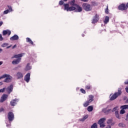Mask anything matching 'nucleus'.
<instances>
[{
    "instance_id": "46",
    "label": "nucleus",
    "mask_w": 128,
    "mask_h": 128,
    "mask_svg": "<svg viewBox=\"0 0 128 128\" xmlns=\"http://www.w3.org/2000/svg\"><path fill=\"white\" fill-rule=\"evenodd\" d=\"M16 48V44L14 45V46H12V49Z\"/></svg>"
},
{
    "instance_id": "49",
    "label": "nucleus",
    "mask_w": 128,
    "mask_h": 128,
    "mask_svg": "<svg viewBox=\"0 0 128 128\" xmlns=\"http://www.w3.org/2000/svg\"><path fill=\"white\" fill-rule=\"evenodd\" d=\"M106 128H112V126H110L108 125V126Z\"/></svg>"
},
{
    "instance_id": "28",
    "label": "nucleus",
    "mask_w": 128,
    "mask_h": 128,
    "mask_svg": "<svg viewBox=\"0 0 128 128\" xmlns=\"http://www.w3.org/2000/svg\"><path fill=\"white\" fill-rule=\"evenodd\" d=\"M8 46V44L4 43L3 44H2L1 45V46H2V48H6V46Z\"/></svg>"
},
{
    "instance_id": "35",
    "label": "nucleus",
    "mask_w": 128,
    "mask_h": 128,
    "mask_svg": "<svg viewBox=\"0 0 128 128\" xmlns=\"http://www.w3.org/2000/svg\"><path fill=\"white\" fill-rule=\"evenodd\" d=\"M88 104H90V103L88 102H86L84 104V106L85 107L88 106Z\"/></svg>"
},
{
    "instance_id": "5",
    "label": "nucleus",
    "mask_w": 128,
    "mask_h": 128,
    "mask_svg": "<svg viewBox=\"0 0 128 128\" xmlns=\"http://www.w3.org/2000/svg\"><path fill=\"white\" fill-rule=\"evenodd\" d=\"M120 10H126V5L124 4H122L118 7Z\"/></svg>"
},
{
    "instance_id": "39",
    "label": "nucleus",
    "mask_w": 128,
    "mask_h": 128,
    "mask_svg": "<svg viewBox=\"0 0 128 128\" xmlns=\"http://www.w3.org/2000/svg\"><path fill=\"white\" fill-rule=\"evenodd\" d=\"M4 40V38H2V34H0V41L2 42Z\"/></svg>"
},
{
    "instance_id": "23",
    "label": "nucleus",
    "mask_w": 128,
    "mask_h": 128,
    "mask_svg": "<svg viewBox=\"0 0 128 128\" xmlns=\"http://www.w3.org/2000/svg\"><path fill=\"white\" fill-rule=\"evenodd\" d=\"M26 42H30V44H34V42L30 40V38H26Z\"/></svg>"
},
{
    "instance_id": "36",
    "label": "nucleus",
    "mask_w": 128,
    "mask_h": 128,
    "mask_svg": "<svg viewBox=\"0 0 128 128\" xmlns=\"http://www.w3.org/2000/svg\"><path fill=\"white\" fill-rule=\"evenodd\" d=\"M118 106L114 108L112 110V112H116V110H118Z\"/></svg>"
},
{
    "instance_id": "4",
    "label": "nucleus",
    "mask_w": 128,
    "mask_h": 128,
    "mask_svg": "<svg viewBox=\"0 0 128 128\" xmlns=\"http://www.w3.org/2000/svg\"><path fill=\"white\" fill-rule=\"evenodd\" d=\"M82 8L84 10H86V12H90V10H92V6H90V4H88L86 3L83 4Z\"/></svg>"
},
{
    "instance_id": "33",
    "label": "nucleus",
    "mask_w": 128,
    "mask_h": 128,
    "mask_svg": "<svg viewBox=\"0 0 128 128\" xmlns=\"http://www.w3.org/2000/svg\"><path fill=\"white\" fill-rule=\"evenodd\" d=\"M112 119H108L107 121V124H112Z\"/></svg>"
},
{
    "instance_id": "22",
    "label": "nucleus",
    "mask_w": 128,
    "mask_h": 128,
    "mask_svg": "<svg viewBox=\"0 0 128 128\" xmlns=\"http://www.w3.org/2000/svg\"><path fill=\"white\" fill-rule=\"evenodd\" d=\"M118 126L120 128H126V124L123 122L120 123Z\"/></svg>"
},
{
    "instance_id": "24",
    "label": "nucleus",
    "mask_w": 128,
    "mask_h": 128,
    "mask_svg": "<svg viewBox=\"0 0 128 128\" xmlns=\"http://www.w3.org/2000/svg\"><path fill=\"white\" fill-rule=\"evenodd\" d=\"M109 20H110V18H108V16H106L105 18V20H104V22L106 24H108Z\"/></svg>"
},
{
    "instance_id": "17",
    "label": "nucleus",
    "mask_w": 128,
    "mask_h": 128,
    "mask_svg": "<svg viewBox=\"0 0 128 128\" xmlns=\"http://www.w3.org/2000/svg\"><path fill=\"white\" fill-rule=\"evenodd\" d=\"M106 120V118H100L98 121V124H104V121Z\"/></svg>"
},
{
    "instance_id": "31",
    "label": "nucleus",
    "mask_w": 128,
    "mask_h": 128,
    "mask_svg": "<svg viewBox=\"0 0 128 128\" xmlns=\"http://www.w3.org/2000/svg\"><path fill=\"white\" fill-rule=\"evenodd\" d=\"M98 124H100V128H104L106 126V124H104V123Z\"/></svg>"
},
{
    "instance_id": "54",
    "label": "nucleus",
    "mask_w": 128,
    "mask_h": 128,
    "mask_svg": "<svg viewBox=\"0 0 128 128\" xmlns=\"http://www.w3.org/2000/svg\"><path fill=\"white\" fill-rule=\"evenodd\" d=\"M12 48V45H10V46H7L6 47V48L8 49V48Z\"/></svg>"
},
{
    "instance_id": "58",
    "label": "nucleus",
    "mask_w": 128,
    "mask_h": 128,
    "mask_svg": "<svg viewBox=\"0 0 128 128\" xmlns=\"http://www.w3.org/2000/svg\"><path fill=\"white\" fill-rule=\"evenodd\" d=\"M2 82H0V86H2Z\"/></svg>"
},
{
    "instance_id": "11",
    "label": "nucleus",
    "mask_w": 128,
    "mask_h": 128,
    "mask_svg": "<svg viewBox=\"0 0 128 128\" xmlns=\"http://www.w3.org/2000/svg\"><path fill=\"white\" fill-rule=\"evenodd\" d=\"M22 60V58H18L16 60H14L12 62V64H18L20 61Z\"/></svg>"
},
{
    "instance_id": "14",
    "label": "nucleus",
    "mask_w": 128,
    "mask_h": 128,
    "mask_svg": "<svg viewBox=\"0 0 128 128\" xmlns=\"http://www.w3.org/2000/svg\"><path fill=\"white\" fill-rule=\"evenodd\" d=\"M10 40H18V36L16 34L14 35L10 38Z\"/></svg>"
},
{
    "instance_id": "18",
    "label": "nucleus",
    "mask_w": 128,
    "mask_h": 128,
    "mask_svg": "<svg viewBox=\"0 0 128 128\" xmlns=\"http://www.w3.org/2000/svg\"><path fill=\"white\" fill-rule=\"evenodd\" d=\"M16 100H12L10 102V106H16Z\"/></svg>"
},
{
    "instance_id": "8",
    "label": "nucleus",
    "mask_w": 128,
    "mask_h": 128,
    "mask_svg": "<svg viewBox=\"0 0 128 128\" xmlns=\"http://www.w3.org/2000/svg\"><path fill=\"white\" fill-rule=\"evenodd\" d=\"M8 96L7 94H3L0 99V102H4V100H6V98H8Z\"/></svg>"
},
{
    "instance_id": "9",
    "label": "nucleus",
    "mask_w": 128,
    "mask_h": 128,
    "mask_svg": "<svg viewBox=\"0 0 128 128\" xmlns=\"http://www.w3.org/2000/svg\"><path fill=\"white\" fill-rule=\"evenodd\" d=\"M30 80V73H28L24 76V80H26V82H28Z\"/></svg>"
},
{
    "instance_id": "10",
    "label": "nucleus",
    "mask_w": 128,
    "mask_h": 128,
    "mask_svg": "<svg viewBox=\"0 0 128 128\" xmlns=\"http://www.w3.org/2000/svg\"><path fill=\"white\" fill-rule=\"evenodd\" d=\"M24 54V53H22L20 54H18L14 55L12 58H22V56Z\"/></svg>"
},
{
    "instance_id": "38",
    "label": "nucleus",
    "mask_w": 128,
    "mask_h": 128,
    "mask_svg": "<svg viewBox=\"0 0 128 128\" xmlns=\"http://www.w3.org/2000/svg\"><path fill=\"white\" fill-rule=\"evenodd\" d=\"M6 90V88H3L2 89L0 90V92H4Z\"/></svg>"
},
{
    "instance_id": "6",
    "label": "nucleus",
    "mask_w": 128,
    "mask_h": 128,
    "mask_svg": "<svg viewBox=\"0 0 128 128\" xmlns=\"http://www.w3.org/2000/svg\"><path fill=\"white\" fill-rule=\"evenodd\" d=\"M14 113L12 112H9L8 114V118L10 122H12L14 120Z\"/></svg>"
},
{
    "instance_id": "26",
    "label": "nucleus",
    "mask_w": 128,
    "mask_h": 128,
    "mask_svg": "<svg viewBox=\"0 0 128 128\" xmlns=\"http://www.w3.org/2000/svg\"><path fill=\"white\" fill-rule=\"evenodd\" d=\"M94 110V107L92 106H89L88 108V112H92V110Z\"/></svg>"
},
{
    "instance_id": "3",
    "label": "nucleus",
    "mask_w": 128,
    "mask_h": 128,
    "mask_svg": "<svg viewBox=\"0 0 128 128\" xmlns=\"http://www.w3.org/2000/svg\"><path fill=\"white\" fill-rule=\"evenodd\" d=\"M64 10H66L67 12H72L76 10V7L74 6L70 7V5L68 4H64Z\"/></svg>"
},
{
    "instance_id": "20",
    "label": "nucleus",
    "mask_w": 128,
    "mask_h": 128,
    "mask_svg": "<svg viewBox=\"0 0 128 128\" xmlns=\"http://www.w3.org/2000/svg\"><path fill=\"white\" fill-rule=\"evenodd\" d=\"M74 2H76V0H72V1L70 2V6H74V7H76V6H78V4H74Z\"/></svg>"
},
{
    "instance_id": "25",
    "label": "nucleus",
    "mask_w": 128,
    "mask_h": 128,
    "mask_svg": "<svg viewBox=\"0 0 128 128\" xmlns=\"http://www.w3.org/2000/svg\"><path fill=\"white\" fill-rule=\"evenodd\" d=\"M120 108H122V110H126V108L128 110V105H124L120 106Z\"/></svg>"
},
{
    "instance_id": "27",
    "label": "nucleus",
    "mask_w": 128,
    "mask_h": 128,
    "mask_svg": "<svg viewBox=\"0 0 128 128\" xmlns=\"http://www.w3.org/2000/svg\"><path fill=\"white\" fill-rule=\"evenodd\" d=\"M115 115L117 118H118V120H120V114H118V111H116Z\"/></svg>"
},
{
    "instance_id": "48",
    "label": "nucleus",
    "mask_w": 128,
    "mask_h": 128,
    "mask_svg": "<svg viewBox=\"0 0 128 128\" xmlns=\"http://www.w3.org/2000/svg\"><path fill=\"white\" fill-rule=\"evenodd\" d=\"M125 90H126V92L128 93V88H126Z\"/></svg>"
},
{
    "instance_id": "50",
    "label": "nucleus",
    "mask_w": 128,
    "mask_h": 128,
    "mask_svg": "<svg viewBox=\"0 0 128 128\" xmlns=\"http://www.w3.org/2000/svg\"><path fill=\"white\" fill-rule=\"evenodd\" d=\"M2 78H4V75H2V76H1L0 77V80H2Z\"/></svg>"
},
{
    "instance_id": "7",
    "label": "nucleus",
    "mask_w": 128,
    "mask_h": 128,
    "mask_svg": "<svg viewBox=\"0 0 128 128\" xmlns=\"http://www.w3.org/2000/svg\"><path fill=\"white\" fill-rule=\"evenodd\" d=\"M13 88H14V86H12V84L10 85L6 89V90L8 94H10L12 92Z\"/></svg>"
},
{
    "instance_id": "53",
    "label": "nucleus",
    "mask_w": 128,
    "mask_h": 128,
    "mask_svg": "<svg viewBox=\"0 0 128 128\" xmlns=\"http://www.w3.org/2000/svg\"><path fill=\"white\" fill-rule=\"evenodd\" d=\"M126 9L128 10V2L126 4Z\"/></svg>"
},
{
    "instance_id": "34",
    "label": "nucleus",
    "mask_w": 128,
    "mask_h": 128,
    "mask_svg": "<svg viewBox=\"0 0 128 128\" xmlns=\"http://www.w3.org/2000/svg\"><path fill=\"white\" fill-rule=\"evenodd\" d=\"M8 8H9V10H9V12H12V6H8Z\"/></svg>"
},
{
    "instance_id": "57",
    "label": "nucleus",
    "mask_w": 128,
    "mask_h": 128,
    "mask_svg": "<svg viewBox=\"0 0 128 128\" xmlns=\"http://www.w3.org/2000/svg\"><path fill=\"white\" fill-rule=\"evenodd\" d=\"M2 52V49L0 48V52Z\"/></svg>"
},
{
    "instance_id": "29",
    "label": "nucleus",
    "mask_w": 128,
    "mask_h": 128,
    "mask_svg": "<svg viewBox=\"0 0 128 128\" xmlns=\"http://www.w3.org/2000/svg\"><path fill=\"white\" fill-rule=\"evenodd\" d=\"M91 128H98V125L96 124V123L94 124L92 126Z\"/></svg>"
},
{
    "instance_id": "55",
    "label": "nucleus",
    "mask_w": 128,
    "mask_h": 128,
    "mask_svg": "<svg viewBox=\"0 0 128 128\" xmlns=\"http://www.w3.org/2000/svg\"><path fill=\"white\" fill-rule=\"evenodd\" d=\"M3 62L2 61L0 62V66H2V64Z\"/></svg>"
},
{
    "instance_id": "19",
    "label": "nucleus",
    "mask_w": 128,
    "mask_h": 128,
    "mask_svg": "<svg viewBox=\"0 0 128 128\" xmlns=\"http://www.w3.org/2000/svg\"><path fill=\"white\" fill-rule=\"evenodd\" d=\"M89 98H90V99L87 102H88L89 104H90V102H92L94 100V96L90 95L89 96Z\"/></svg>"
},
{
    "instance_id": "1",
    "label": "nucleus",
    "mask_w": 128,
    "mask_h": 128,
    "mask_svg": "<svg viewBox=\"0 0 128 128\" xmlns=\"http://www.w3.org/2000/svg\"><path fill=\"white\" fill-rule=\"evenodd\" d=\"M122 94V88H119L118 89V92L114 93L113 96L110 98V100H114L118 96H120Z\"/></svg>"
},
{
    "instance_id": "15",
    "label": "nucleus",
    "mask_w": 128,
    "mask_h": 128,
    "mask_svg": "<svg viewBox=\"0 0 128 128\" xmlns=\"http://www.w3.org/2000/svg\"><path fill=\"white\" fill-rule=\"evenodd\" d=\"M16 76L18 78H22L24 77V75L22 74V73L20 72H18L16 74Z\"/></svg>"
},
{
    "instance_id": "30",
    "label": "nucleus",
    "mask_w": 128,
    "mask_h": 128,
    "mask_svg": "<svg viewBox=\"0 0 128 128\" xmlns=\"http://www.w3.org/2000/svg\"><path fill=\"white\" fill-rule=\"evenodd\" d=\"M30 68H32L30 67V65L28 64L26 68V70H30Z\"/></svg>"
},
{
    "instance_id": "21",
    "label": "nucleus",
    "mask_w": 128,
    "mask_h": 128,
    "mask_svg": "<svg viewBox=\"0 0 128 128\" xmlns=\"http://www.w3.org/2000/svg\"><path fill=\"white\" fill-rule=\"evenodd\" d=\"M88 118V115H86L82 118L80 119L81 122H84Z\"/></svg>"
},
{
    "instance_id": "13",
    "label": "nucleus",
    "mask_w": 128,
    "mask_h": 128,
    "mask_svg": "<svg viewBox=\"0 0 128 128\" xmlns=\"http://www.w3.org/2000/svg\"><path fill=\"white\" fill-rule=\"evenodd\" d=\"M12 32L10 30H3V36H6L8 34V36H10Z\"/></svg>"
},
{
    "instance_id": "37",
    "label": "nucleus",
    "mask_w": 128,
    "mask_h": 128,
    "mask_svg": "<svg viewBox=\"0 0 128 128\" xmlns=\"http://www.w3.org/2000/svg\"><path fill=\"white\" fill-rule=\"evenodd\" d=\"M8 12H9V10H4V14H8Z\"/></svg>"
},
{
    "instance_id": "43",
    "label": "nucleus",
    "mask_w": 128,
    "mask_h": 128,
    "mask_svg": "<svg viewBox=\"0 0 128 128\" xmlns=\"http://www.w3.org/2000/svg\"><path fill=\"white\" fill-rule=\"evenodd\" d=\"M59 4H60V5H62V4H64V1H60V2H59Z\"/></svg>"
},
{
    "instance_id": "59",
    "label": "nucleus",
    "mask_w": 128,
    "mask_h": 128,
    "mask_svg": "<svg viewBox=\"0 0 128 128\" xmlns=\"http://www.w3.org/2000/svg\"><path fill=\"white\" fill-rule=\"evenodd\" d=\"M114 123H112L111 126H114Z\"/></svg>"
},
{
    "instance_id": "60",
    "label": "nucleus",
    "mask_w": 128,
    "mask_h": 128,
    "mask_svg": "<svg viewBox=\"0 0 128 128\" xmlns=\"http://www.w3.org/2000/svg\"><path fill=\"white\" fill-rule=\"evenodd\" d=\"M64 2H68V0H64Z\"/></svg>"
},
{
    "instance_id": "47",
    "label": "nucleus",
    "mask_w": 128,
    "mask_h": 128,
    "mask_svg": "<svg viewBox=\"0 0 128 128\" xmlns=\"http://www.w3.org/2000/svg\"><path fill=\"white\" fill-rule=\"evenodd\" d=\"M86 88H87L88 90H90V86H86Z\"/></svg>"
},
{
    "instance_id": "16",
    "label": "nucleus",
    "mask_w": 128,
    "mask_h": 128,
    "mask_svg": "<svg viewBox=\"0 0 128 128\" xmlns=\"http://www.w3.org/2000/svg\"><path fill=\"white\" fill-rule=\"evenodd\" d=\"M75 8L76 10H78V12H82V7L78 5H76Z\"/></svg>"
},
{
    "instance_id": "32",
    "label": "nucleus",
    "mask_w": 128,
    "mask_h": 128,
    "mask_svg": "<svg viewBox=\"0 0 128 128\" xmlns=\"http://www.w3.org/2000/svg\"><path fill=\"white\" fill-rule=\"evenodd\" d=\"M126 113V111L124 110V109H122L120 112V114H124Z\"/></svg>"
},
{
    "instance_id": "40",
    "label": "nucleus",
    "mask_w": 128,
    "mask_h": 128,
    "mask_svg": "<svg viewBox=\"0 0 128 128\" xmlns=\"http://www.w3.org/2000/svg\"><path fill=\"white\" fill-rule=\"evenodd\" d=\"M106 14H108V6H107V8L105 10Z\"/></svg>"
},
{
    "instance_id": "44",
    "label": "nucleus",
    "mask_w": 128,
    "mask_h": 128,
    "mask_svg": "<svg viewBox=\"0 0 128 128\" xmlns=\"http://www.w3.org/2000/svg\"><path fill=\"white\" fill-rule=\"evenodd\" d=\"M4 108H0V112H4Z\"/></svg>"
},
{
    "instance_id": "51",
    "label": "nucleus",
    "mask_w": 128,
    "mask_h": 128,
    "mask_svg": "<svg viewBox=\"0 0 128 128\" xmlns=\"http://www.w3.org/2000/svg\"><path fill=\"white\" fill-rule=\"evenodd\" d=\"M2 22H0V26L2 25Z\"/></svg>"
},
{
    "instance_id": "56",
    "label": "nucleus",
    "mask_w": 128,
    "mask_h": 128,
    "mask_svg": "<svg viewBox=\"0 0 128 128\" xmlns=\"http://www.w3.org/2000/svg\"><path fill=\"white\" fill-rule=\"evenodd\" d=\"M82 2H88V0H81Z\"/></svg>"
},
{
    "instance_id": "42",
    "label": "nucleus",
    "mask_w": 128,
    "mask_h": 128,
    "mask_svg": "<svg viewBox=\"0 0 128 128\" xmlns=\"http://www.w3.org/2000/svg\"><path fill=\"white\" fill-rule=\"evenodd\" d=\"M80 90H81V92H82V94H85V93H86V90H84V89H81Z\"/></svg>"
},
{
    "instance_id": "52",
    "label": "nucleus",
    "mask_w": 128,
    "mask_h": 128,
    "mask_svg": "<svg viewBox=\"0 0 128 128\" xmlns=\"http://www.w3.org/2000/svg\"><path fill=\"white\" fill-rule=\"evenodd\" d=\"M125 84H128V80L124 82Z\"/></svg>"
},
{
    "instance_id": "2",
    "label": "nucleus",
    "mask_w": 128,
    "mask_h": 128,
    "mask_svg": "<svg viewBox=\"0 0 128 128\" xmlns=\"http://www.w3.org/2000/svg\"><path fill=\"white\" fill-rule=\"evenodd\" d=\"M3 78H5L4 82H10L12 80V77L10 74H3Z\"/></svg>"
},
{
    "instance_id": "45",
    "label": "nucleus",
    "mask_w": 128,
    "mask_h": 128,
    "mask_svg": "<svg viewBox=\"0 0 128 128\" xmlns=\"http://www.w3.org/2000/svg\"><path fill=\"white\" fill-rule=\"evenodd\" d=\"M126 120H128V113L126 114Z\"/></svg>"
},
{
    "instance_id": "12",
    "label": "nucleus",
    "mask_w": 128,
    "mask_h": 128,
    "mask_svg": "<svg viewBox=\"0 0 128 128\" xmlns=\"http://www.w3.org/2000/svg\"><path fill=\"white\" fill-rule=\"evenodd\" d=\"M98 16L96 14L92 20V24H96V22H98Z\"/></svg>"
},
{
    "instance_id": "41",
    "label": "nucleus",
    "mask_w": 128,
    "mask_h": 128,
    "mask_svg": "<svg viewBox=\"0 0 128 128\" xmlns=\"http://www.w3.org/2000/svg\"><path fill=\"white\" fill-rule=\"evenodd\" d=\"M110 112V110H108L107 111H106V112H105L106 114H108V112Z\"/></svg>"
}]
</instances>
